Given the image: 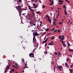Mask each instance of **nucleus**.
Masks as SVG:
<instances>
[{
    "mask_svg": "<svg viewBox=\"0 0 73 73\" xmlns=\"http://www.w3.org/2000/svg\"><path fill=\"white\" fill-rule=\"evenodd\" d=\"M53 41H52L51 42L49 43V44H52L53 43Z\"/></svg>",
    "mask_w": 73,
    "mask_h": 73,
    "instance_id": "nucleus-49",
    "label": "nucleus"
},
{
    "mask_svg": "<svg viewBox=\"0 0 73 73\" xmlns=\"http://www.w3.org/2000/svg\"><path fill=\"white\" fill-rule=\"evenodd\" d=\"M54 54H56V55H57V52H55Z\"/></svg>",
    "mask_w": 73,
    "mask_h": 73,
    "instance_id": "nucleus-34",
    "label": "nucleus"
},
{
    "mask_svg": "<svg viewBox=\"0 0 73 73\" xmlns=\"http://www.w3.org/2000/svg\"><path fill=\"white\" fill-rule=\"evenodd\" d=\"M59 14H60V12L59 11H58V13L57 15V17H58V16L59 15Z\"/></svg>",
    "mask_w": 73,
    "mask_h": 73,
    "instance_id": "nucleus-30",
    "label": "nucleus"
},
{
    "mask_svg": "<svg viewBox=\"0 0 73 73\" xmlns=\"http://www.w3.org/2000/svg\"><path fill=\"white\" fill-rule=\"evenodd\" d=\"M64 13L65 15H67V12H66V9H65V10H64Z\"/></svg>",
    "mask_w": 73,
    "mask_h": 73,
    "instance_id": "nucleus-11",
    "label": "nucleus"
},
{
    "mask_svg": "<svg viewBox=\"0 0 73 73\" xmlns=\"http://www.w3.org/2000/svg\"><path fill=\"white\" fill-rule=\"evenodd\" d=\"M69 56H70V57H72V55H68Z\"/></svg>",
    "mask_w": 73,
    "mask_h": 73,
    "instance_id": "nucleus-43",
    "label": "nucleus"
},
{
    "mask_svg": "<svg viewBox=\"0 0 73 73\" xmlns=\"http://www.w3.org/2000/svg\"><path fill=\"white\" fill-rule=\"evenodd\" d=\"M36 13L37 14H41V13L38 11L36 12Z\"/></svg>",
    "mask_w": 73,
    "mask_h": 73,
    "instance_id": "nucleus-17",
    "label": "nucleus"
},
{
    "mask_svg": "<svg viewBox=\"0 0 73 73\" xmlns=\"http://www.w3.org/2000/svg\"><path fill=\"white\" fill-rule=\"evenodd\" d=\"M61 42H62V44H63L64 43V41L63 40H60Z\"/></svg>",
    "mask_w": 73,
    "mask_h": 73,
    "instance_id": "nucleus-28",
    "label": "nucleus"
},
{
    "mask_svg": "<svg viewBox=\"0 0 73 73\" xmlns=\"http://www.w3.org/2000/svg\"><path fill=\"white\" fill-rule=\"evenodd\" d=\"M26 13H23V14H22V15H26Z\"/></svg>",
    "mask_w": 73,
    "mask_h": 73,
    "instance_id": "nucleus-61",
    "label": "nucleus"
},
{
    "mask_svg": "<svg viewBox=\"0 0 73 73\" xmlns=\"http://www.w3.org/2000/svg\"><path fill=\"white\" fill-rule=\"evenodd\" d=\"M32 14L33 15V16H35V13H34L33 11V12H32Z\"/></svg>",
    "mask_w": 73,
    "mask_h": 73,
    "instance_id": "nucleus-31",
    "label": "nucleus"
},
{
    "mask_svg": "<svg viewBox=\"0 0 73 73\" xmlns=\"http://www.w3.org/2000/svg\"><path fill=\"white\" fill-rule=\"evenodd\" d=\"M66 2L68 3H70V2H69V1H66Z\"/></svg>",
    "mask_w": 73,
    "mask_h": 73,
    "instance_id": "nucleus-55",
    "label": "nucleus"
},
{
    "mask_svg": "<svg viewBox=\"0 0 73 73\" xmlns=\"http://www.w3.org/2000/svg\"><path fill=\"white\" fill-rule=\"evenodd\" d=\"M64 38H61L60 39L61 40H64Z\"/></svg>",
    "mask_w": 73,
    "mask_h": 73,
    "instance_id": "nucleus-47",
    "label": "nucleus"
},
{
    "mask_svg": "<svg viewBox=\"0 0 73 73\" xmlns=\"http://www.w3.org/2000/svg\"><path fill=\"white\" fill-rule=\"evenodd\" d=\"M16 8L17 10L18 11V12H20L21 13V11H23V9H21V7H20V6L19 5L15 7Z\"/></svg>",
    "mask_w": 73,
    "mask_h": 73,
    "instance_id": "nucleus-2",
    "label": "nucleus"
},
{
    "mask_svg": "<svg viewBox=\"0 0 73 73\" xmlns=\"http://www.w3.org/2000/svg\"><path fill=\"white\" fill-rule=\"evenodd\" d=\"M48 45H53V43H52V44H48Z\"/></svg>",
    "mask_w": 73,
    "mask_h": 73,
    "instance_id": "nucleus-22",
    "label": "nucleus"
},
{
    "mask_svg": "<svg viewBox=\"0 0 73 73\" xmlns=\"http://www.w3.org/2000/svg\"><path fill=\"white\" fill-rule=\"evenodd\" d=\"M58 55L59 56H60V55H61V53H59Z\"/></svg>",
    "mask_w": 73,
    "mask_h": 73,
    "instance_id": "nucleus-52",
    "label": "nucleus"
},
{
    "mask_svg": "<svg viewBox=\"0 0 73 73\" xmlns=\"http://www.w3.org/2000/svg\"><path fill=\"white\" fill-rule=\"evenodd\" d=\"M35 5H36V4L35 3H34L33 4V6H35Z\"/></svg>",
    "mask_w": 73,
    "mask_h": 73,
    "instance_id": "nucleus-54",
    "label": "nucleus"
},
{
    "mask_svg": "<svg viewBox=\"0 0 73 73\" xmlns=\"http://www.w3.org/2000/svg\"><path fill=\"white\" fill-rule=\"evenodd\" d=\"M53 20H54V21L53 22V23H56V19H53Z\"/></svg>",
    "mask_w": 73,
    "mask_h": 73,
    "instance_id": "nucleus-20",
    "label": "nucleus"
},
{
    "mask_svg": "<svg viewBox=\"0 0 73 73\" xmlns=\"http://www.w3.org/2000/svg\"><path fill=\"white\" fill-rule=\"evenodd\" d=\"M58 9H59V10H61V9H60V8H58Z\"/></svg>",
    "mask_w": 73,
    "mask_h": 73,
    "instance_id": "nucleus-53",
    "label": "nucleus"
},
{
    "mask_svg": "<svg viewBox=\"0 0 73 73\" xmlns=\"http://www.w3.org/2000/svg\"><path fill=\"white\" fill-rule=\"evenodd\" d=\"M61 37H62V38H64V36L63 35H62L61 36Z\"/></svg>",
    "mask_w": 73,
    "mask_h": 73,
    "instance_id": "nucleus-39",
    "label": "nucleus"
},
{
    "mask_svg": "<svg viewBox=\"0 0 73 73\" xmlns=\"http://www.w3.org/2000/svg\"><path fill=\"white\" fill-rule=\"evenodd\" d=\"M58 2L59 3H63V1H61V0H59L58 1Z\"/></svg>",
    "mask_w": 73,
    "mask_h": 73,
    "instance_id": "nucleus-18",
    "label": "nucleus"
},
{
    "mask_svg": "<svg viewBox=\"0 0 73 73\" xmlns=\"http://www.w3.org/2000/svg\"><path fill=\"white\" fill-rule=\"evenodd\" d=\"M7 70H5L4 73H7Z\"/></svg>",
    "mask_w": 73,
    "mask_h": 73,
    "instance_id": "nucleus-51",
    "label": "nucleus"
},
{
    "mask_svg": "<svg viewBox=\"0 0 73 73\" xmlns=\"http://www.w3.org/2000/svg\"><path fill=\"white\" fill-rule=\"evenodd\" d=\"M56 31H57V29H56L53 32H56Z\"/></svg>",
    "mask_w": 73,
    "mask_h": 73,
    "instance_id": "nucleus-45",
    "label": "nucleus"
},
{
    "mask_svg": "<svg viewBox=\"0 0 73 73\" xmlns=\"http://www.w3.org/2000/svg\"><path fill=\"white\" fill-rule=\"evenodd\" d=\"M63 4V3H59V4Z\"/></svg>",
    "mask_w": 73,
    "mask_h": 73,
    "instance_id": "nucleus-50",
    "label": "nucleus"
},
{
    "mask_svg": "<svg viewBox=\"0 0 73 73\" xmlns=\"http://www.w3.org/2000/svg\"><path fill=\"white\" fill-rule=\"evenodd\" d=\"M41 24H42L40 23V27H41Z\"/></svg>",
    "mask_w": 73,
    "mask_h": 73,
    "instance_id": "nucleus-64",
    "label": "nucleus"
},
{
    "mask_svg": "<svg viewBox=\"0 0 73 73\" xmlns=\"http://www.w3.org/2000/svg\"><path fill=\"white\" fill-rule=\"evenodd\" d=\"M73 64H72V65H71L70 68H72L73 66Z\"/></svg>",
    "mask_w": 73,
    "mask_h": 73,
    "instance_id": "nucleus-40",
    "label": "nucleus"
},
{
    "mask_svg": "<svg viewBox=\"0 0 73 73\" xmlns=\"http://www.w3.org/2000/svg\"><path fill=\"white\" fill-rule=\"evenodd\" d=\"M53 23L54 25H56V24L55 23Z\"/></svg>",
    "mask_w": 73,
    "mask_h": 73,
    "instance_id": "nucleus-42",
    "label": "nucleus"
},
{
    "mask_svg": "<svg viewBox=\"0 0 73 73\" xmlns=\"http://www.w3.org/2000/svg\"><path fill=\"white\" fill-rule=\"evenodd\" d=\"M27 62H26V63H27ZM25 65L26 66H25V68H24V69L26 68V67L27 68H29V67H27V63H26Z\"/></svg>",
    "mask_w": 73,
    "mask_h": 73,
    "instance_id": "nucleus-9",
    "label": "nucleus"
},
{
    "mask_svg": "<svg viewBox=\"0 0 73 73\" xmlns=\"http://www.w3.org/2000/svg\"><path fill=\"white\" fill-rule=\"evenodd\" d=\"M44 53H46V54H47L48 53V52L46 51L44 52Z\"/></svg>",
    "mask_w": 73,
    "mask_h": 73,
    "instance_id": "nucleus-35",
    "label": "nucleus"
},
{
    "mask_svg": "<svg viewBox=\"0 0 73 73\" xmlns=\"http://www.w3.org/2000/svg\"><path fill=\"white\" fill-rule=\"evenodd\" d=\"M11 70L12 72H13L14 71H15V70L14 69H13Z\"/></svg>",
    "mask_w": 73,
    "mask_h": 73,
    "instance_id": "nucleus-44",
    "label": "nucleus"
},
{
    "mask_svg": "<svg viewBox=\"0 0 73 73\" xmlns=\"http://www.w3.org/2000/svg\"><path fill=\"white\" fill-rule=\"evenodd\" d=\"M29 10L30 11H31V12H33V9H30Z\"/></svg>",
    "mask_w": 73,
    "mask_h": 73,
    "instance_id": "nucleus-19",
    "label": "nucleus"
},
{
    "mask_svg": "<svg viewBox=\"0 0 73 73\" xmlns=\"http://www.w3.org/2000/svg\"><path fill=\"white\" fill-rule=\"evenodd\" d=\"M31 55L32 56V57L33 58H34L35 57V56H34V54L33 53H30Z\"/></svg>",
    "mask_w": 73,
    "mask_h": 73,
    "instance_id": "nucleus-7",
    "label": "nucleus"
},
{
    "mask_svg": "<svg viewBox=\"0 0 73 73\" xmlns=\"http://www.w3.org/2000/svg\"><path fill=\"white\" fill-rule=\"evenodd\" d=\"M31 6H29L28 7V8L29 9V10H30V9H31Z\"/></svg>",
    "mask_w": 73,
    "mask_h": 73,
    "instance_id": "nucleus-23",
    "label": "nucleus"
},
{
    "mask_svg": "<svg viewBox=\"0 0 73 73\" xmlns=\"http://www.w3.org/2000/svg\"><path fill=\"white\" fill-rule=\"evenodd\" d=\"M59 24H60V25H61V24H62V22H59Z\"/></svg>",
    "mask_w": 73,
    "mask_h": 73,
    "instance_id": "nucleus-33",
    "label": "nucleus"
},
{
    "mask_svg": "<svg viewBox=\"0 0 73 73\" xmlns=\"http://www.w3.org/2000/svg\"><path fill=\"white\" fill-rule=\"evenodd\" d=\"M35 36H36L34 35L33 36V42H34V44H35L36 48H37L38 47V43L36 42L37 41V40H36V38H35Z\"/></svg>",
    "mask_w": 73,
    "mask_h": 73,
    "instance_id": "nucleus-1",
    "label": "nucleus"
},
{
    "mask_svg": "<svg viewBox=\"0 0 73 73\" xmlns=\"http://www.w3.org/2000/svg\"><path fill=\"white\" fill-rule=\"evenodd\" d=\"M42 6H43V7H42V8H45V6H44L43 5H42Z\"/></svg>",
    "mask_w": 73,
    "mask_h": 73,
    "instance_id": "nucleus-36",
    "label": "nucleus"
},
{
    "mask_svg": "<svg viewBox=\"0 0 73 73\" xmlns=\"http://www.w3.org/2000/svg\"><path fill=\"white\" fill-rule=\"evenodd\" d=\"M48 38H47L45 40L46 42L47 41H48Z\"/></svg>",
    "mask_w": 73,
    "mask_h": 73,
    "instance_id": "nucleus-48",
    "label": "nucleus"
},
{
    "mask_svg": "<svg viewBox=\"0 0 73 73\" xmlns=\"http://www.w3.org/2000/svg\"><path fill=\"white\" fill-rule=\"evenodd\" d=\"M59 39H61L62 37H61V36L60 35H59Z\"/></svg>",
    "mask_w": 73,
    "mask_h": 73,
    "instance_id": "nucleus-26",
    "label": "nucleus"
},
{
    "mask_svg": "<svg viewBox=\"0 0 73 73\" xmlns=\"http://www.w3.org/2000/svg\"><path fill=\"white\" fill-rule=\"evenodd\" d=\"M29 56L30 57L32 58V55H31L30 54H29Z\"/></svg>",
    "mask_w": 73,
    "mask_h": 73,
    "instance_id": "nucleus-37",
    "label": "nucleus"
},
{
    "mask_svg": "<svg viewBox=\"0 0 73 73\" xmlns=\"http://www.w3.org/2000/svg\"><path fill=\"white\" fill-rule=\"evenodd\" d=\"M53 1H54L53 0H52V1L51 3L49 4L50 5H53Z\"/></svg>",
    "mask_w": 73,
    "mask_h": 73,
    "instance_id": "nucleus-10",
    "label": "nucleus"
},
{
    "mask_svg": "<svg viewBox=\"0 0 73 73\" xmlns=\"http://www.w3.org/2000/svg\"><path fill=\"white\" fill-rule=\"evenodd\" d=\"M19 3H22V0H19Z\"/></svg>",
    "mask_w": 73,
    "mask_h": 73,
    "instance_id": "nucleus-24",
    "label": "nucleus"
},
{
    "mask_svg": "<svg viewBox=\"0 0 73 73\" xmlns=\"http://www.w3.org/2000/svg\"><path fill=\"white\" fill-rule=\"evenodd\" d=\"M13 67H14V68H15V65H13Z\"/></svg>",
    "mask_w": 73,
    "mask_h": 73,
    "instance_id": "nucleus-57",
    "label": "nucleus"
},
{
    "mask_svg": "<svg viewBox=\"0 0 73 73\" xmlns=\"http://www.w3.org/2000/svg\"><path fill=\"white\" fill-rule=\"evenodd\" d=\"M66 8V5H64L63 6V8Z\"/></svg>",
    "mask_w": 73,
    "mask_h": 73,
    "instance_id": "nucleus-29",
    "label": "nucleus"
},
{
    "mask_svg": "<svg viewBox=\"0 0 73 73\" xmlns=\"http://www.w3.org/2000/svg\"><path fill=\"white\" fill-rule=\"evenodd\" d=\"M68 50L69 51V52H73V50H72V49H70L69 48H68Z\"/></svg>",
    "mask_w": 73,
    "mask_h": 73,
    "instance_id": "nucleus-14",
    "label": "nucleus"
},
{
    "mask_svg": "<svg viewBox=\"0 0 73 73\" xmlns=\"http://www.w3.org/2000/svg\"><path fill=\"white\" fill-rule=\"evenodd\" d=\"M22 61L23 62H24V59H22Z\"/></svg>",
    "mask_w": 73,
    "mask_h": 73,
    "instance_id": "nucleus-27",
    "label": "nucleus"
},
{
    "mask_svg": "<svg viewBox=\"0 0 73 73\" xmlns=\"http://www.w3.org/2000/svg\"><path fill=\"white\" fill-rule=\"evenodd\" d=\"M42 22L41 21H40V24H42Z\"/></svg>",
    "mask_w": 73,
    "mask_h": 73,
    "instance_id": "nucleus-58",
    "label": "nucleus"
},
{
    "mask_svg": "<svg viewBox=\"0 0 73 73\" xmlns=\"http://www.w3.org/2000/svg\"><path fill=\"white\" fill-rule=\"evenodd\" d=\"M30 24H31V25H31V26H33V25H32V23H30Z\"/></svg>",
    "mask_w": 73,
    "mask_h": 73,
    "instance_id": "nucleus-46",
    "label": "nucleus"
},
{
    "mask_svg": "<svg viewBox=\"0 0 73 73\" xmlns=\"http://www.w3.org/2000/svg\"><path fill=\"white\" fill-rule=\"evenodd\" d=\"M35 32H33V35H35V36H40V35L37 33V31H35Z\"/></svg>",
    "mask_w": 73,
    "mask_h": 73,
    "instance_id": "nucleus-4",
    "label": "nucleus"
},
{
    "mask_svg": "<svg viewBox=\"0 0 73 73\" xmlns=\"http://www.w3.org/2000/svg\"><path fill=\"white\" fill-rule=\"evenodd\" d=\"M67 44L68 45V46H71L70 44V43H68V41H67Z\"/></svg>",
    "mask_w": 73,
    "mask_h": 73,
    "instance_id": "nucleus-15",
    "label": "nucleus"
},
{
    "mask_svg": "<svg viewBox=\"0 0 73 73\" xmlns=\"http://www.w3.org/2000/svg\"><path fill=\"white\" fill-rule=\"evenodd\" d=\"M54 30H55V29L54 28H53L52 29V31H53Z\"/></svg>",
    "mask_w": 73,
    "mask_h": 73,
    "instance_id": "nucleus-38",
    "label": "nucleus"
},
{
    "mask_svg": "<svg viewBox=\"0 0 73 73\" xmlns=\"http://www.w3.org/2000/svg\"><path fill=\"white\" fill-rule=\"evenodd\" d=\"M45 30H46V32H47V31H48L49 30V29H45Z\"/></svg>",
    "mask_w": 73,
    "mask_h": 73,
    "instance_id": "nucleus-21",
    "label": "nucleus"
},
{
    "mask_svg": "<svg viewBox=\"0 0 73 73\" xmlns=\"http://www.w3.org/2000/svg\"><path fill=\"white\" fill-rule=\"evenodd\" d=\"M69 70H70V73H73V70L72 69H69Z\"/></svg>",
    "mask_w": 73,
    "mask_h": 73,
    "instance_id": "nucleus-8",
    "label": "nucleus"
},
{
    "mask_svg": "<svg viewBox=\"0 0 73 73\" xmlns=\"http://www.w3.org/2000/svg\"><path fill=\"white\" fill-rule=\"evenodd\" d=\"M57 68H58V69H59L60 70V71H61V68H62V66H57L56 67Z\"/></svg>",
    "mask_w": 73,
    "mask_h": 73,
    "instance_id": "nucleus-5",
    "label": "nucleus"
},
{
    "mask_svg": "<svg viewBox=\"0 0 73 73\" xmlns=\"http://www.w3.org/2000/svg\"><path fill=\"white\" fill-rule=\"evenodd\" d=\"M65 65L67 67H68V68H69V65H68V64H67V63H65Z\"/></svg>",
    "mask_w": 73,
    "mask_h": 73,
    "instance_id": "nucleus-12",
    "label": "nucleus"
},
{
    "mask_svg": "<svg viewBox=\"0 0 73 73\" xmlns=\"http://www.w3.org/2000/svg\"><path fill=\"white\" fill-rule=\"evenodd\" d=\"M37 7H38V5H36L34 7V9H36V8H37Z\"/></svg>",
    "mask_w": 73,
    "mask_h": 73,
    "instance_id": "nucleus-16",
    "label": "nucleus"
},
{
    "mask_svg": "<svg viewBox=\"0 0 73 73\" xmlns=\"http://www.w3.org/2000/svg\"><path fill=\"white\" fill-rule=\"evenodd\" d=\"M46 42V41L45 40L44 41H43L42 42L43 43H45V42Z\"/></svg>",
    "mask_w": 73,
    "mask_h": 73,
    "instance_id": "nucleus-32",
    "label": "nucleus"
},
{
    "mask_svg": "<svg viewBox=\"0 0 73 73\" xmlns=\"http://www.w3.org/2000/svg\"><path fill=\"white\" fill-rule=\"evenodd\" d=\"M34 31H35V30H33L31 31V32H33Z\"/></svg>",
    "mask_w": 73,
    "mask_h": 73,
    "instance_id": "nucleus-59",
    "label": "nucleus"
},
{
    "mask_svg": "<svg viewBox=\"0 0 73 73\" xmlns=\"http://www.w3.org/2000/svg\"><path fill=\"white\" fill-rule=\"evenodd\" d=\"M33 25H34V26H36V24H33Z\"/></svg>",
    "mask_w": 73,
    "mask_h": 73,
    "instance_id": "nucleus-62",
    "label": "nucleus"
},
{
    "mask_svg": "<svg viewBox=\"0 0 73 73\" xmlns=\"http://www.w3.org/2000/svg\"><path fill=\"white\" fill-rule=\"evenodd\" d=\"M46 45H47V43L45 44V46H46Z\"/></svg>",
    "mask_w": 73,
    "mask_h": 73,
    "instance_id": "nucleus-56",
    "label": "nucleus"
},
{
    "mask_svg": "<svg viewBox=\"0 0 73 73\" xmlns=\"http://www.w3.org/2000/svg\"><path fill=\"white\" fill-rule=\"evenodd\" d=\"M46 17L48 18V19H47V20H48L49 22L50 23H51L52 22V20L50 19V18L49 17V16L46 15Z\"/></svg>",
    "mask_w": 73,
    "mask_h": 73,
    "instance_id": "nucleus-3",
    "label": "nucleus"
},
{
    "mask_svg": "<svg viewBox=\"0 0 73 73\" xmlns=\"http://www.w3.org/2000/svg\"><path fill=\"white\" fill-rule=\"evenodd\" d=\"M55 38L54 37V36H53L51 38V40H53V39H54Z\"/></svg>",
    "mask_w": 73,
    "mask_h": 73,
    "instance_id": "nucleus-25",
    "label": "nucleus"
},
{
    "mask_svg": "<svg viewBox=\"0 0 73 73\" xmlns=\"http://www.w3.org/2000/svg\"><path fill=\"white\" fill-rule=\"evenodd\" d=\"M53 7H51V9L52 10H53Z\"/></svg>",
    "mask_w": 73,
    "mask_h": 73,
    "instance_id": "nucleus-60",
    "label": "nucleus"
},
{
    "mask_svg": "<svg viewBox=\"0 0 73 73\" xmlns=\"http://www.w3.org/2000/svg\"><path fill=\"white\" fill-rule=\"evenodd\" d=\"M58 33H60V31L59 30H58Z\"/></svg>",
    "mask_w": 73,
    "mask_h": 73,
    "instance_id": "nucleus-41",
    "label": "nucleus"
},
{
    "mask_svg": "<svg viewBox=\"0 0 73 73\" xmlns=\"http://www.w3.org/2000/svg\"><path fill=\"white\" fill-rule=\"evenodd\" d=\"M63 46L64 47H66L67 46L66 44L65 43H63Z\"/></svg>",
    "mask_w": 73,
    "mask_h": 73,
    "instance_id": "nucleus-13",
    "label": "nucleus"
},
{
    "mask_svg": "<svg viewBox=\"0 0 73 73\" xmlns=\"http://www.w3.org/2000/svg\"><path fill=\"white\" fill-rule=\"evenodd\" d=\"M70 20H68V23H70Z\"/></svg>",
    "mask_w": 73,
    "mask_h": 73,
    "instance_id": "nucleus-63",
    "label": "nucleus"
},
{
    "mask_svg": "<svg viewBox=\"0 0 73 73\" xmlns=\"http://www.w3.org/2000/svg\"><path fill=\"white\" fill-rule=\"evenodd\" d=\"M11 64H10V63L9 62V64L7 66L6 68H8V69H9V68L10 66H11Z\"/></svg>",
    "mask_w": 73,
    "mask_h": 73,
    "instance_id": "nucleus-6",
    "label": "nucleus"
}]
</instances>
